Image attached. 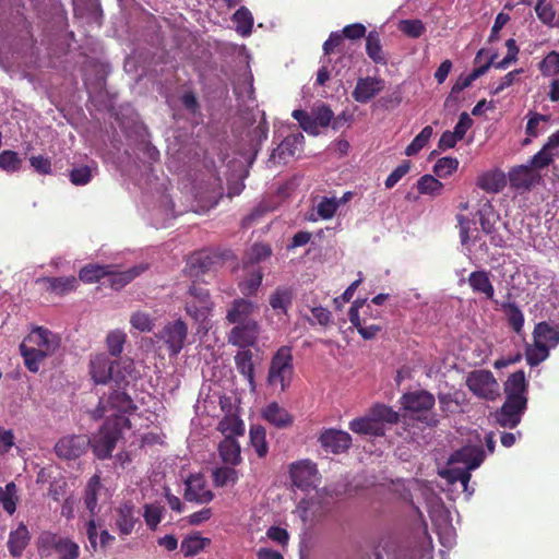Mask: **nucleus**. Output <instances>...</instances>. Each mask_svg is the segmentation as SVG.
Masks as SVG:
<instances>
[{
	"instance_id": "72a5a7b5",
	"label": "nucleus",
	"mask_w": 559,
	"mask_h": 559,
	"mask_svg": "<svg viewBox=\"0 0 559 559\" xmlns=\"http://www.w3.org/2000/svg\"><path fill=\"white\" fill-rule=\"evenodd\" d=\"M218 453L224 463L236 466L241 463L240 445L235 438H225L218 444Z\"/></svg>"
},
{
	"instance_id": "774afa93",
	"label": "nucleus",
	"mask_w": 559,
	"mask_h": 559,
	"mask_svg": "<svg viewBox=\"0 0 559 559\" xmlns=\"http://www.w3.org/2000/svg\"><path fill=\"white\" fill-rule=\"evenodd\" d=\"M340 203L335 198L323 197L317 204V213L322 219H330L334 216Z\"/></svg>"
},
{
	"instance_id": "680f3d73",
	"label": "nucleus",
	"mask_w": 559,
	"mask_h": 559,
	"mask_svg": "<svg viewBox=\"0 0 559 559\" xmlns=\"http://www.w3.org/2000/svg\"><path fill=\"white\" fill-rule=\"evenodd\" d=\"M126 340V333L120 330L109 332L106 337V344L109 354L114 357H118L123 350Z\"/></svg>"
},
{
	"instance_id": "ea45409f",
	"label": "nucleus",
	"mask_w": 559,
	"mask_h": 559,
	"mask_svg": "<svg viewBox=\"0 0 559 559\" xmlns=\"http://www.w3.org/2000/svg\"><path fill=\"white\" fill-rule=\"evenodd\" d=\"M102 489L100 477L98 475L92 476L84 490V504L92 515L96 514L97 496Z\"/></svg>"
},
{
	"instance_id": "aec40b11",
	"label": "nucleus",
	"mask_w": 559,
	"mask_h": 559,
	"mask_svg": "<svg viewBox=\"0 0 559 559\" xmlns=\"http://www.w3.org/2000/svg\"><path fill=\"white\" fill-rule=\"evenodd\" d=\"M74 14L88 25H99L103 17V11L98 0H74Z\"/></svg>"
},
{
	"instance_id": "9d476101",
	"label": "nucleus",
	"mask_w": 559,
	"mask_h": 559,
	"mask_svg": "<svg viewBox=\"0 0 559 559\" xmlns=\"http://www.w3.org/2000/svg\"><path fill=\"white\" fill-rule=\"evenodd\" d=\"M317 474V465L309 460L295 462L289 466L292 483L301 490H309L313 486Z\"/></svg>"
},
{
	"instance_id": "c03bdc74",
	"label": "nucleus",
	"mask_w": 559,
	"mask_h": 559,
	"mask_svg": "<svg viewBox=\"0 0 559 559\" xmlns=\"http://www.w3.org/2000/svg\"><path fill=\"white\" fill-rule=\"evenodd\" d=\"M506 313L509 326L515 332L521 333L524 325V316L515 302H502L500 305Z\"/></svg>"
},
{
	"instance_id": "603ef678",
	"label": "nucleus",
	"mask_w": 559,
	"mask_h": 559,
	"mask_svg": "<svg viewBox=\"0 0 559 559\" xmlns=\"http://www.w3.org/2000/svg\"><path fill=\"white\" fill-rule=\"evenodd\" d=\"M441 476L445 478L450 484L461 483L464 491H468V484L471 480V473L465 467L450 466L448 469L441 473Z\"/></svg>"
},
{
	"instance_id": "69168bd1",
	"label": "nucleus",
	"mask_w": 559,
	"mask_h": 559,
	"mask_svg": "<svg viewBox=\"0 0 559 559\" xmlns=\"http://www.w3.org/2000/svg\"><path fill=\"white\" fill-rule=\"evenodd\" d=\"M118 369L115 370L114 380L117 385L120 388L122 384H128V378L132 377V372L134 370V364L131 359H124L120 362H117Z\"/></svg>"
},
{
	"instance_id": "bb28decb",
	"label": "nucleus",
	"mask_w": 559,
	"mask_h": 559,
	"mask_svg": "<svg viewBox=\"0 0 559 559\" xmlns=\"http://www.w3.org/2000/svg\"><path fill=\"white\" fill-rule=\"evenodd\" d=\"M476 185L488 193H498L507 185L506 175L499 169L488 170L477 177Z\"/></svg>"
},
{
	"instance_id": "09e8293b",
	"label": "nucleus",
	"mask_w": 559,
	"mask_h": 559,
	"mask_svg": "<svg viewBox=\"0 0 559 559\" xmlns=\"http://www.w3.org/2000/svg\"><path fill=\"white\" fill-rule=\"evenodd\" d=\"M233 22L236 25V32L240 35H250L252 32L253 17L246 7H241L234 13Z\"/></svg>"
},
{
	"instance_id": "de8ad7c7",
	"label": "nucleus",
	"mask_w": 559,
	"mask_h": 559,
	"mask_svg": "<svg viewBox=\"0 0 559 559\" xmlns=\"http://www.w3.org/2000/svg\"><path fill=\"white\" fill-rule=\"evenodd\" d=\"M146 267L145 266H133L124 272H114L111 270V273L109 274L111 276L110 278V285L115 289H120L127 284H129L132 280H134L136 276H139Z\"/></svg>"
},
{
	"instance_id": "412c9836",
	"label": "nucleus",
	"mask_w": 559,
	"mask_h": 559,
	"mask_svg": "<svg viewBox=\"0 0 559 559\" xmlns=\"http://www.w3.org/2000/svg\"><path fill=\"white\" fill-rule=\"evenodd\" d=\"M37 284H43L45 289L58 296L67 295L78 288V280L75 276H60V277H40L36 281Z\"/></svg>"
},
{
	"instance_id": "bf43d9fd",
	"label": "nucleus",
	"mask_w": 559,
	"mask_h": 559,
	"mask_svg": "<svg viewBox=\"0 0 559 559\" xmlns=\"http://www.w3.org/2000/svg\"><path fill=\"white\" fill-rule=\"evenodd\" d=\"M272 254V249L266 243H254L248 250L245 257V264H257L261 261L266 260Z\"/></svg>"
},
{
	"instance_id": "39448f33",
	"label": "nucleus",
	"mask_w": 559,
	"mask_h": 559,
	"mask_svg": "<svg viewBox=\"0 0 559 559\" xmlns=\"http://www.w3.org/2000/svg\"><path fill=\"white\" fill-rule=\"evenodd\" d=\"M465 384L478 399L495 401L499 395V383L490 370L477 369L467 373Z\"/></svg>"
},
{
	"instance_id": "a878e982",
	"label": "nucleus",
	"mask_w": 559,
	"mask_h": 559,
	"mask_svg": "<svg viewBox=\"0 0 559 559\" xmlns=\"http://www.w3.org/2000/svg\"><path fill=\"white\" fill-rule=\"evenodd\" d=\"M31 540L27 526L21 522L14 531H11L8 538V550L13 558L21 557Z\"/></svg>"
},
{
	"instance_id": "2eb2a0df",
	"label": "nucleus",
	"mask_w": 559,
	"mask_h": 559,
	"mask_svg": "<svg viewBox=\"0 0 559 559\" xmlns=\"http://www.w3.org/2000/svg\"><path fill=\"white\" fill-rule=\"evenodd\" d=\"M319 441L325 451L333 454L343 453L352 445L350 435L337 429L324 430L321 433Z\"/></svg>"
},
{
	"instance_id": "338daca9",
	"label": "nucleus",
	"mask_w": 559,
	"mask_h": 559,
	"mask_svg": "<svg viewBox=\"0 0 559 559\" xmlns=\"http://www.w3.org/2000/svg\"><path fill=\"white\" fill-rule=\"evenodd\" d=\"M543 75L551 76L559 74V52L550 51L539 63Z\"/></svg>"
},
{
	"instance_id": "cd10ccee",
	"label": "nucleus",
	"mask_w": 559,
	"mask_h": 559,
	"mask_svg": "<svg viewBox=\"0 0 559 559\" xmlns=\"http://www.w3.org/2000/svg\"><path fill=\"white\" fill-rule=\"evenodd\" d=\"M528 383L523 370L511 373L504 382V393L507 399H527Z\"/></svg>"
},
{
	"instance_id": "4468645a",
	"label": "nucleus",
	"mask_w": 559,
	"mask_h": 559,
	"mask_svg": "<svg viewBox=\"0 0 559 559\" xmlns=\"http://www.w3.org/2000/svg\"><path fill=\"white\" fill-rule=\"evenodd\" d=\"M29 346L40 349L44 355L51 356L59 347L58 337L49 330L37 326L24 340Z\"/></svg>"
},
{
	"instance_id": "f704fd0d",
	"label": "nucleus",
	"mask_w": 559,
	"mask_h": 559,
	"mask_svg": "<svg viewBox=\"0 0 559 559\" xmlns=\"http://www.w3.org/2000/svg\"><path fill=\"white\" fill-rule=\"evenodd\" d=\"M349 428L358 435L383 436V425L377 423L369 414L367 417L355 418L349 423Z\"/></svg>"
},
{
	"instance_id": "b1692460",
	"label": "nucleus",
	"mask_w": 559,
	"mask_h": 559,
	"mask_svg": "<svg viewBox=\"0 0 559 559\" xmlns=\"http://www.w3.org/2000/svg\"><path fill=\"white\" fill-rule=\"evenodd\" d=\"M304 135L301 133L289 134L273 151L271 158L278 159V163H286L289 157H294L301 150Z\"/></svg>"
},
{
	"instance_id": "1a4fd4ad",
	"label": "nucleus",
	"mask_w": 559,
	"mask_h": 559,
	"mask_svg": "<svg viewBox=\"0 0 559 559\" xmlns=\"http://www.w3.org/2000/svg\"><path fill=\"white\" fill-rule=\"evenodd\" d=\"M366 299H357L353 302L348 311L350 323L357 329L364 340H372L382 331L381 324L372 323L367 317H360L359 309L364 308Z\"/></svg>"
},
{
	"instance_id": "5fc2aeb1",
	"label": "nucleus",
	"mask_w": 559,
	"mask_h": 559,
	"mask_svg": "<svg viewBox=\"0 0 559 559\" xmlns=\"http://www.w3.org/2000/svg\"><path fill=\"white\" fill-rule=\"evenodd\" d=\"M16 485L14 483H9L5 487H0V503L10 515L16 510Z\"/></svg>"
},
{
	"instance_id": "ddd939ff",
	"label": "nucleus",
	"mask_w": 559,
	"mask_h": 559,
	"mask_svg": "<svg viewBox=\"0 0 559 559\" xmlns=\"http://www.w3.org/2000/svg\"><path fill=\"white\" fill-rule=\"evenodd\" d=\"M90 374L96 384H106L115 376V362L102 353L91 357Z\"/></svg>"
},
{
	"instance_id": "13d9d810",
	"label": "nucleus",
	"mask_w": 559,
	"mask_h": 559,
	"mask_svg": "<svg viewBox=\"0 0 559 559\" xmlns=\"http://www.w3.org/2000/svg\"><path fill=\"white\" fill-rule=\"evenodd\" d=\"M459 164L457 158L445 156L436 162L432 170L438 178H448L457 170Z\"/></svg>"
},
{
	"instance_id": "a19ab883",
	"label": "nucleus",
	"mask_w": 559,
	"mask_h": 559,
	"mask_svg": "<svg viewBox=\"0 0 559 559\" xmlns=\"http://www.w3.org/2000/svg\"><path fill=\"white\" fill-rule=\"evenodd\" d=\"M217 428L225 436V438H235L245 433L243 421L236 415H226L218 423Z\"/></svg>"
},
{
	"instance_id": "f257e3e1",
	"label": "nucleus",
	"mask_w": 559,
	"mask_h": 559,
	"mask_svg": "<svg viewBox=\"0 0 559 559\" xmlns=\"http://www.w3.org/2000/svg\"><path fill=\"white\" fill-rule=\"evenodd\" d=\"M131 428L130 419L122 415H110L98 430L88 437V447L98 460H108L122 438L124 430Z\"/></svg>"
},
{
	"instance_id": "79ce46f5",
	"label": "nucleus",
	"mask_w": 559,
	"mask_h": 559,
	"mask_svg": "<svg viewBox=\"0 0 559 559\" xmlns=\"http://www.w3.org/2000/svg\"><path fill=\"white\" fill-rule=\"evenodd\" d=\"M478 221L481 230L486 235H491L496 231V223L499 215L493 212V207L489 201H487L481 209L477 212Z\"/></svg>"
},
{
	"instance_id": "e433bc0d",
	"label": "nucleus",
	"mask_w": 559,
	"mask_h": 559,
	"mask_svg": "<svg viewBox=\"0 0 559 559\" xmlns=\"http://www.w3.org/2000/svg\"><path fill=\"white\" fill-rule=\"evenodd\" d=\"M20 352L24 359V364L26 368L31 372H37L39 370V364L48 357L47 355H44L40 349L36 348L35 346H29L26 342H22L20 345Z\"/></svg>"
},
{
	"instance_id": "e2e57ef3",
	"label": "nucleus",
	"mask_w": 559,
	"mask_h": 559,
	"mask_svg": "<svg viewBox=\"0 0 559 559\" xmlns=\"http://www.w3.org/2000/svg\"><path fill=\"white\" fill-rule=\"evenodd\" d=\"M22 159L19 154L11 150L0 153V168L7 173H15L21 169Z\"/></svg>"
},
{
	"instance_id": "0e129e2a",
	"label": "nucleus",
	"mask_w": 559,
	"mask_h": 559,
	"mask_svg": "<svg viewBox=\"0 0 559 559\" xmlns=\"http://www.w3.org/2000/svg\"><path fill=\"white\" fill-rule=\"evenodd\" d=\"M556 154L543 146L530 160L528 166L537 171L548 167L555 159Z\"/></svg>"
},
{
	"instance_id": "4d7b16f0",
	"label": "nucleus",
	"mask_w": 559,
	"mask_h": 559,
	"mask_svg": "<svg viewBox=\"0 0 559 559\" xmlns=\"http://www.w3.org/2000/svg\"><path fill=\"white\" fill-rule=\"evenodd\" d=\"M143 510L145 524L150 530L155 531L163 519L164 507L158 503H146Z\"/></svg>"
},
{
	"instance_id": "49530a36",
	"label": "nucleus",
	"mask_w": 559,
	"mask_h": 559,
	"mask_svg": "<svg viewBox=\"0 0 559 559\" xmlns=\"http://www.w3.org/2000/svg\"><path fill=\"white\" fill-rule=\"evenodd\" d=\"M550 355V348L539 342H534L532 345H527L525 349L526 362L531 367H536Z\"/></svg>"
},
{
	"instance_id": "423d86ee",
	"label": "nucleus",
	"mask_w": 559,
	"mask_h": 559,
	"mask_svg": "<svg viewBox=\"0 0 559 559\" xmlns=\"http://www.w3.org/2000/svg\"><path fill=\"white\" fill-rule=\"evenodd\" d=\"M527 408V399H507L499 411L496 412V421L504 428H515Z\"/></svg>"
},
{
	"instance_id": "f3484780",
	"label": "nucleus",
	"mask_w": 559,
	"mask_h": 559,
	"mask_svg": "<svg viewBox=\"0 0 559 559\" xmlns=\"http://www.w3.org/2000/svg\"><path fill=\"white\" fill-rule=\"evenodd\" d=\"M384 88V81L380 78L366 76L357 80L356 86L352 93L353 98L361 104L371 100Z\"/></svg>"
},
{
	"instance_id": "a18cd8bd",
	"label": "nucleus",
	"mask_w": 559,
	"mask_h": 559,
	"mask_svg": "<svg viewBox=\"0 0 559 559\" xmlns=\"http://www.w3.org/2000/svg\"><path fill=\"white\" fill-rule=\"evenodd\" d=\"M419 194H427L430 197H438L443 190V183L432 175H424L416 182Z\"/></svg>"
},
{
	"instance_id": "2f4dec72",
	"label": "nucleus",
	"mask_w": 559,
	"mask_h": 559,
	"mask_svg": "<svg viewBox=\"0 0 559 559\" xmlns=\"http://www.w3.org/2000/svg\"><path fill=\"white\" fill-rule=\"evenodd\" d=\"M294 292L290 287L278 286L270 296L269 302L276 313H287L293 304Z\"/></svg>"
},
{
	"instance_id": "5701e85b",
	"label": "nucleus",
	"mask_w": 559,
	"mask_h": 559,
	"mask_svg": "<svg viewBox=\"0 0 559 559\" xmlns=\"http://www.w3.org/2000/svg\"><path fill=\"white\" fill-rule=\"evenodd\" d=\"M484 459V450L480 447H463L451 455L450 463H463L471 472L477 468Z\"/></svg>"
},
{
	"instance_id": "4c0bfd02",
	"label": "nucleus",
	"mask_w": 559,
	"mask_h": 559,
	"mask_svg": "<svg viewBox=\"0 0 559 559\" xmlns=\"http://www.w3.org/2000/svg\"><path fill=\"white\" fill-rule=\"evenodd\" d=\"M210 544V538L201 537L198 533H195L188 535L182 539L180 549L185 557H193L200 554Z\"/></svg>"
},
{
	"instance_id": "c9c22d12",
	"label": "nucleus",
	"mask_w": 559,
	"mask_h": 559,
	"mask_svg": "<svg viewBox=\"0 0 559 559\" xmlns=\"http://www.w3.org/2000/svg\"><path fill=\"white\" fill-rule=\"evenodd\" d=\"M215 261V255H212L206 251H199L190 257L188 266L192 275H199L210 271Z\"/></svg>"
},
{
	"instance_id": "f03ea898",
	"label": "nucleus",
	"mask_w": 559,
	"mask_h": 559,
	"mask_svg": "<svg viewBox=\"0 0 559 559\" xmlns=\"http://www.w3.org/2000/svg\"><path fill=\"white\" fill-rule=\"evenodd\" d=\"M292 347L281 346L273 355L267 372L270 385L280 384L281 391H285L292 382L294 374Z\"/></svg>"
},
{
	"instance_id": "9b49d317",
	"label": "nucleus",
	"mask_w": 559,
	"mask_h": 559,
	"mask_svg": "<svg viewBox=\"0 0 559 559\" xmlns=\"http://www.w3.org/2000/svg\"><path fill=\"white\" fill-rule=\"evenodd\" d=\"M401 404L405 411L412 413H424L430 411L435 406L436 399L432 393L426 390H417L404 393L401 396Z\"/></svg>"
},
{
	"instance_id": "8fccbe9b",
	"label": "nucleus",
	"mask_w": 559,
	"mask_h": 559,
	"mask_svg": "<svg viewBox=\"0 0 559 559\" xmlns=\"http://www.w3.org/2000/svg\"><path fill=\"white\" fill-rule=\"evenodd\" d=\"M213 483L216 487H225L228 484H236L239 479L238 472L234 466L216 467L212 472Z\"/></svg>"
},
{
	"instance_id": "c756f323",
	"label": "nucleus",
	"mask_w": 559,
	"mask_h": 559,
	"mask_svg": "<svg viewBox=\"0 0 559 559\" xmlns=\"http://www.w3.org/2000/svg\"><path fill=\"white\" fill-rule=\"evenodd\" d=\"M136 522L135 508L131 502L122 503L117 509L116 526L121 535H130Z\"/></svg>"
},
{
	"instance_id": "473e14b6",
	"label": "nucleus",
	"mask_w": 559,
	"mask_h": 559,
	"mask_svg": "<svg viewBox=\"0 0 559 559\" xmlns=\"http://www.w3.org/2000/svg\"><path fill=\"white\" fill-rule=\"evenodd\" d=\"M252 357L253 354L250 349L240 350L235 356V365L238 372L248 380L250 388L253 390L255 388V381Z\"/></svg>"
},
{
	"instance_id": "6e6d98bb",
	"label": "nucleus",
	"mask_w": 559,
	"mask_h": 559,
	"mask_svg": "<svg viewBox=\"0 0 559 559\" xmlns=\"http://www.w3.org/2000/svg\"><path fill=\"white\" fill-rule=\"evenodd\" d=\"M433 130L431 126H426L419 134H417L414 140L406 146L405 155L414 156L418 154L429 142L432 136Z\"/></svg>"
},
{
	"instance_id": "a211bd4d",
	"label": "nucleus",
	"mask_w": 559,
	"mask_h": 559,
	"mask_svg": "<svg viewBox=\"0 0 559 559\" xmlns=\"http://www.w3.org/2000/svg\"><path fill=\"white\" fill-rule=\"evenodd\" d=\"M188 335V326L178 319L164 328V338L173 355H178L185 346Z\"/></svg>"
},
{
	"instance_id": "20e7f679",
	"label": "nucleus",
	"mask_w": 559,
	"mask_h": 559,
	"mask_svg": "<svg viewBox=\"0 0 559 559\" xmlns=\"http://www.w3.org/2000/svg\"><path fill=\"white\" fill-rule=\"evenodd\" d=\"M213 302L207 288L192 283L186 293L185 310L195 322H204L212 311Z\"/></svg>"
},
{
	"instance_id": "6e6552de",
	"label": "nucleus",
	"mask_w": 559,
	"mask_h": 559,
	"mask_svg": "<svg viewBox=\"0 0 559 559\" xmlns=\"http://www.w3.org/2000/svg\"><path fill=\"white\" fill-rule=\"evenodd\" d=\"M88 448L86 435H70L60 438L55 444V453L61 460H76L82 456Z\"/></svg>"
},
{
	"instance_id": "6ab92c4d",
	"label": "nucleus",
	"mask_w": 559,
	"mask_h": 559,
	"mask_svg": "<svg viewBox=\"0 0 559 559\" xmlns=\"http://www.w3.org/2000/svg\"><path fill=\"white\" fill-rule=\"evenodd\" d=\"M509 181L515 189L530 190L542 181V176L528 165H521L509 171Z\"/></svg>"
},
{
	"instance_id": "f8f14e48",
	"label": "nucleus",
	"mask_w": 559,
	"mask_h": 559,
	"mask_svg": "<svg viewBox=\"0 0 559 559\" xmlns=\"http://www.w3.org/2000/svg\"><path fill=\"white\" fill-rule=\"evenodd\" d=\"M183 498L189 502L203 504L211 502L214 493L206 489L205 480L201 475H191L186 480Z\"/></svg>"
},
{
	"instance_id": "7ed1b4c3",
	"label": "nucleus",
	"mask_w": 559,
	"mask_h": 559,
	"mask_svg": "<svg viewBox=\"0 0 559 559\" xmlns=\"http://www.w3.org/2000/svg\"><path fill=\"white\" fill-rule=\"evenodd\" d=\"M37 548L40 556H49L53 550L58 555V559H79L80 557V547L74 540L50 531L40 533Z\"/></svg>"
},
{
	"instance_id": "3c124183",
	"label": "nucleus",
	"mask_w": 559,
	"mask_h": 559,
	"mask_svg": "<svg viewBox=\"0 0 559 559\" xmlns=\"http://www.w3.org/2000/svg\"><path fill=\"white\" fill-rule=\"evenodd\" d=\"M250 442L259 457H264L267 454L269 447L264 427L252 426L250 428Z\"/></svg>"
},
{
	"instance_id": "dca6fc26",
	"label": "nucleus",
	"mask_w": 559,
	"mask_h": 559,
	"mask_svg": "<svg viewBox=\"0 0 559 559\" xmlns=\"http://www.w3.org/2000/svg\"><path fill=\"white\" fill-rule=\"evenodd\" d=\"M259 335V325L257 321L235 325L229 334L228 342L233 345L246 348L254 345Z\"/></svg>"
},
{
	"instance_id": "37998d69",
	"label": "nucleus",
	"mask_w": 559,
	"mask_h": 559,
	"mask_svg": "<svg viewBox=\"0 0 559 559\" xmlns=\"http://www.w3.org/2000/svg\"><path fill=\"white\" fill-rule=\"evenodd\" d=\"M111 273L110 265L87 264L80 270L79 278L84 283H96Z\"/></svg>"
},
{
	"instance_id": "4be33fe9",
	"label": "nucleus",
	"mask_w": 559,
	"mask_h": 559,
	"mask_svg": "<svg viewBox=\"0 0 559 559\" xmlns=\"http://www.w3.org/2000/svg\"><path fill=\"white\" fill-rule=\"evenodd\" d=\"M468 285L473 293L484 295L486 299L497 301L495 297V287L490 281V272L486 270L474 271L467 278Z\"/></svg>"
},
{
	"instance_id": "7c9ffc66",
	"label": "nucleus",
	"mask_w": 559,
	"mask_h": 559,
	"mask_svg": "<svg viewBox=\"0 0 559 559\" xmlns=\"http://www.w3.org/2000/svg\"><path fill=\"white\" fill-rule=\"evenodd\" d=\"M263 418L277 428H286L293 424L290 414L276 402L270 403L263 409Z\"/></svg>"
},
{
	"instance_id": "052dcab7",
	"label": "nucleus",
	"mask_w": 559,
	"mask_h": 559,
	"mask_svg": "<svg viewBox=\"0 0 559 559\" xmlns=\"http://www.w3.org/2000/svg\"><path fill=\"white\" fill-rule=\"evenodd\" d=\"M293 118L298 121L300 128L311 135L319 134V127L316 123L313 115L308 114L302 109H295L292 114Z\"/></svg>"
},
{
	"instance_id": "0eeeda50",
	"label": "nucleus",
	"mask_w": 559,
	"mask_h": 559,
	"mask_svg": "<svg viewBox=\"0 0 559 559\" xmlns=\"http://www.w3.org/2000/svg\"><path fill=\"white\" fill-rule=\"evenodd\" d=\"M135 408L136 406L129 394L121 391H114L106 401L104 399L99 400L98 406L93 413V417L95 419L102 418L109 409L117 411L118 413L116 415L126 416V414L132 413Z\"/></svg>"
},
{
	"instance_id": "864d4df0",
	"label": "nucleus",
	"mask_w": 559,
	"mask_h": 559,
	"mask_svg": "<svg viewBox=\"0 0 559 559\" xmlns=\"http://www.w3.org/2000/svg\"><path fill=\"white\" fill-rule=\"evenodd\" d=\"M370 415L380 425H382L383 423L394 425V424H397L400 420L399 413H396L391 407H389L384 404L374 405L370 409Z\"/></svg>"
},
{
	"instance_id": "c85d7f7f",
	"label": "nucleus",
	"mask_w": 559,
	"mask_h": 559,
	"mask_svg": "<svg viewBox=\"0 0 559 559\" xmlns=\"http://www.w3.org/2000/svg\"><path fill=\"white\" fill-rule=\"evenodd\" d=\"M533 341L539 342L550 349L555 348L559 344V326L551 325L546 321L536 323L533 331Z\"/></svg>"
},
{
	"instance_id": "58836bf2",
	"label": "nucleus",
	"mask_w": 559,
	"mask_h": 559,
	"mask_svg": "<svg viewBox=\"0 0 559 559\" xmlns=\"http://www.w3.org/2000/svg\"><path fill=\"white\" fill-rule=\"evenodd\" d=\"M491 64V60L487 61L485 64L477 67L472 70V72L467 75H460L456 82L453 84L451 88V95L460 94L463 90L469 87L474 81L484 75Z\"/></svg>"
},
{
	"instance_id": "393cba45",
	"label": "nucleus",
	"mask_w": 559,
	"mask_h": 559,
	"mask_svg": "<svg viewBox=\"0 0 559 559\" xmlns=\"http://www.w3.org/2000/svg\"><path fill=\"white\" fill-rule=\"evenodd\" d=\"M254 309V304L250 300L238 298L231 304L230 309L227 311L226 319L231 324H242L248 321H255L251 318Z\"/></svg>"
}]
</instances>
